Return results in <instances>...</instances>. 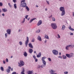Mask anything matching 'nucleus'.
<instances>
[{
	"label": "nucleus",
	"instance_id": "20",
	"mask_svg": "<svg viewBox=\"0 0 74 74\" xmlns=\"http://www.w3.org/2000/svg\"><path fill=\"white\" fill-rule=\"evenodd\" d=\"M66 56L68 58H70V54H66Z\"/></svg>",
	"mask_w": 74,
	"mask_h": 74
},
{
	"label": "nucleus",
	"instance_id": "17",
	"mask_svg": "<svg viewBox=\"0 0 74 74\" xmlns=\"http://www.w3.org/2000/svg\"><path fill=\"white\" fill-rule=\"evenodd\" d=\"M38 39L39 41H41V38L39 36H38Z\"/></svg>",
	"mask_w": 74,
	"mask_h": 74
},
{
	"label": "nucleus",
	"instance_id": "56",
	"mask_svg": "<svg viewBox=\"0 0 74 74\" xmlns=\"http://www.w3.org/2000/svg\"><path fill=\"white\" fill-rule=\"evenodd\" d=\"M73 16H74V12H73Z\"/></svg>",
	"mask_w": 74,
	"mask_h": 74
},
{
	"label": "nucleus",
	"instance_id": "21",
	"mask_svg": "<svg viewBox=\"0 0 74 74\" xmlns=\"http://www.w3.org/2000/svg\"><path fill=\"white\" fill-rule=\"evenodd\" d=\"M65 27H66L64 25H63L62 28V30H64Z\"/></svg>",
	"mask_w": 74,
	"mask_h": 74
},
{
	"label": "nucleus",
	"instance_id": "36",
	"mask_svg": "<svg viewBox=\"0 0 74 74\" xmlns=\"http://www.w3.org/2000/svg\"><path fill=\"white\" fill-rule=\"evenodd\" d=\"M13 1L14 3H15L16 2V0H13Z\"/></svg>",
	"mask_w": 74,
	"mask_h": 74
},
{
	"label": "nucleus",
	"instance_id": "32",
	"mask_svg": "<svg viewBox=\"0 0 74 74\" xmlns=\"http://www.w3.org/2000/svg\"><path fill=\"white\" fill-rule=\"evenodd\" d=\"M62 57L64 59H66V56H63Z\"/></svg>",
	"mask_w": 74,
	"mask_h": 74
},
{
	"label": "nucleus",
	"instance_id": "10",
	"mask_svg": "<svg viewBox=\"0 0 74 74\" xmlns=\"http://www.w3.org/2000/svg\"><path fill=\"white\" fill-rule=\"evenodd\" d=\"M28 45L29 47L31 48H33V45H32V44L30 43L28 44Z\"/></svg>",
	"mask_w": 74,
	"mask_h": 74
},
{
	"label": "nucleus",
	"instance_id": "57",
	"mask_svg": "<svg viewBox=\"0 0 74 74\" xmlns=\"http://www.w3.org/2000/svg\"><path fill=\"white\" fill-rule=\"evenodd\" d=\"M2 15L3 16H4V13L2 14Z\"/></svg>",
	"mask_w": 74,
	"mask_h": 74
},
{
	"label": "nucleus",
	"instance_id": "33",
	"mask_svg": "<svg viewBox=\"0 0 74 74\" xmlns=\"http://www.w3.org/2000/svg\"><path fill=\"white\" fill-rule=\"evenodd\" d=\"M19 43L20 44V45H22V42H19Z\"/></svg>",
	"mask_w": 74,
	"mask_h": 74
},
{
	"label": "nucleus",
	"instance_id": "52",
	"mask_svg": "<svg viewBox=\"0 0 74 74\" xmlns=\"http://www.w3.org/2000/svg\"><path fill=\"white\" fill-rule=\"evenodd\" d=\"M52 15H51V16H50L49 17V18H51V17H52Z\"/></svg>",
	"mask_w": 74,
	"mask_h": 74
},
{
	"label": "nucleus",
	"instance_id": "14",
	"mask_svg": "<svg viewBox=\"0 0 74 74\" xmlns=\"http://www.w3.org/2000/svg\"><path fill=\"white\" fill-rule=\"evenodd\" d=\"M69 29L72 31H74V29L73 28H71V26L69 27Z\"/></svg>",
	"mask_w": 74,
	"mask_h": 74
},
{
	"label": "nucleus",
	"instance_id": "27",
	"mask_svg": "<svg viewBox=\"0 0 74 74\" xmlns=\"http://www.w3.org/2000/svg\"><path fill=\"white\" fill-rule=\"evenodd\" d=\"M7 72H8V73H9L10 72V70L9 69H7Z\"/></svg>",
	"mask_w": 74,
	"mask_h": 74
},
{
	"label": "nucleus",
	"instance_id": "29",
	"mask_svg": "<svg viewBox=\"0 0 74 74\" xmlns=\"http://www.w3.org/2000/svg\"><path fill=\"white\" fill-rule=\"evenodd\" d=\"M35 19H36V18H33L31 19L29 22L30 23H31V22H32L33 21H34V20Z\"/></svg>",
	"mask_w": 74,
	"mask_h": 74
},
{
	"label": "nucleus",
	"instance_id": "28",
	"mask_svg": "<svg viewBox=\"0 0 74 74\" xmlns=\"http://www.w3.org/2000/svg\"><path fill=\"white\" fill-rule=\"evenodd\" d=\"M26 8L27 10V11H29V8L27 6H26Z\"/></svg>",
	"mask_w": 74,
	"mask_h": 74
},
{
	"label": "nucleus",
	"instance_id": "47",
	"mask_svg": "<svg viewBox=\"0 0 74 74\" xmlns=\"http://www.w3.org/2000/svg\"><path fill=\"white\" fill-rule=\"evenodd\" d=\"M35 62H37L38 61V60L36 58V59H35Z\"/></svg>",
	"mask_w": 74,
	"mask_h": 74
},
{
	"label": "nucleus",
	"instance_id": "63",
	"mask_svg": "<svg viewBox=\"0 0 74 74\" xmlns=\"http://www.w3.org/2000/svg\"><path fill=\"white\" fill-rule=\"evenodd\" d=\"M30 19V18H28V21H29Z\"/></svg>",
	"mask_w": 74,
	"mask_h": 74
},
{
	"label": "nucleus",
	"instance_id": "35",
	"mask_svg": "<svg viewBox=\"0 0 74 74\" xmlns=\"http://www.w3.org/2000/svg\"><path fill=\"white\" fill-rule=\"evenodd\" d=\"M5 36L6 38H7V33H6L5 34Z\"/></svg>",
	"mask_w": 74,
	"mask_h": 74
},
{
	"label": "nucleus",
	"instance_id": "7",
	"mask_svg": "<svg viewBox=\"0 0 74 74\" xmlns=\"http://www.w3.org/2000/svg\"><path fill=\"white\" fill-rule=\"evenodd\" d=\"M74 45L72 46L71 45H69L68 46H67L65 48V49H66V50H69V47H74Z\"/></svg>",
	"mask_w": 74,
	"mask_h": 74
},
{
	"label": "nucleus",
	"instance_id": "30",
	"mask_svg": "<svg viewBox=\"0 0 74 74\" xmlns=\"http://www.w3.org/2000/svg\"><path fill=\"white\" fill-rule=\"evenodd\" d=\"M3 6V3L0 2V7H2Z\"/></svg>",
	"mask_w": 74,
	"mask_h": 74
},
{
	"label": "nucleus",
	"instance_id": "18",
	"mask_svg": "<svg viewBox=\"0 0 74 74\" xmlns=\"http://www.w3.org/2000/svg\"><path fill=\"white\" fill-rule=\"evenodd\" d=\"M69 55L70 56V58H71L72 56H74V53H71L69 54Z\"/></svg>",
	"mask_w": 74,
	"mask_h": 74
},
{
	"label": "nucleus",
	"instance_id": "37",
	"mask_svg": "<svg viewBox=\"0 0 74 74\" xmlns=\"http://www.w3.org/2000/svg\"><path fill=\"white\" fill-rule=\"evenodd\" d=\"M52 19L53 21H55V18H54L52 17Z\"/></svg>",
	"mask_w": 74,
	"mask_h": 74
},
{
	"label": "nucleus",
	"instance_id": "59",
	"mask_svg": "<svg viewBox=\"0 0 74 74\" xmlns=\"http://www.w3.org/2000/svg\"><path fill=\"white\" fill-rule=\"evenodd\" d=\"M45 11H47V8H46L45 9Z\"/></svg>",
	"mask_w": 74,
	"mask_h": 74
},
{
	"label": "nucleus",
	"instance_id": "24",
	"mask_svg": "<svg viewBox=\"0 0 74 74\" xmlns=\"http://www.w3.org/2000/svg\"><path fill=\"white\" fill-rule=\"evenodd\" d=\"M45 38L47 39H49V37L47 35H45Z\"/></svg>",
	"mask_w": 74,
	"mask_h": 74
},
{
	"label": "nucleus",
	"instance_id": "4",
	"mask_svg": "<svg viewBox=\"0 0 74 74\" xmlns=\"http://www.w3.org/2000/svg\"><path fill=\"white\" fill-rule=\"evenodd\" d=\"M51 26L53 29H56L57 28V25L56 23H52L51 24Z\"/></svg>",
	"mask_w": 74,
	"mask_h": 74
},
{
	"label": "nucleus",
	"instance_id": "16",
	"mask_svg": "<svg viewBox=\"0 0 74 74\" xmlns=\"http://www.w3.org/2000/svg\"><path fill=\"white\" fill-rule=\"evenodd\" d=\"M2 10L3 12H7V9H2Z\"/></svg>",
	"mask_w": 74,
	"mask_h": 74
},
{
	"label": "nucleus",
	"instance_id": "19",
	"mask_svg": "<svg viewBox=\"0 0 74 74\" xmlns=\"http://www.w3.org/2000/svg\"><path fill=\"white\" fill-rule=\"evenodd\" d=\"M24 55L25 57L27 56V53L26 52H25L24 53Z\"/></svg>",
	"mask_w": 74,
	"mask_h": 74
},
{
	"label": "nucleus",
	"instance_id": "42",
	"mask_svg": "<svg viewBox=\"0 0 74 74\" xmlns=\"http://www.w3.org/2000/svg\"><path fill=\"white\" fill-rule=\"evenodd\" d=\"M64 73L65 74H68V72L66 71V72H64Z\"/></svg>",
	"mask_w": 74,
	"mask_h": 74
},
{
	"label": "nucleus",
	"instance_id": "46",
	"mask_svg": "<svg viewBox=\"0 0 74 74\" xmlns=\"http://www.w3.org/2000/svg\"><path fill=\"white\" fill-rule=\"evenodd\" d=\"M32 42H34V39H33L32 41Z\"/></svg>",
	"mask_w": 74,
	"mask_h": 74
},
{
	"label": "nucleus",
	"instance_id": "53",
	"mask_svg": "<svg viewBox=\"0 0 74 74\" xmlns=\"http://www.w3.org/2000/svg\"><path fill=\"white\" fill-rule=\"evenodd\" d=\"M58 58H61V59H62V56H59L58 57Z\"/></svg>",
	"mask_w": 74,
	"mask_h": 74
},
{
	"label": "nucleus",
	"instance_id": "50",
	"mask_svg": "<svg viewBox=\"0 0 74 74\" xmlns=\"http://www.w3.org/2000/svg\"><path fill=\"white\" fill-rule=\"evenodd\" d=\"M70 35H73V33H70Z\"/></svg>",
	"mask_w": 74,
	"mask_h": 74
},
{
	"label": "nucleus",
	"instance_id": "62",
	"mask_svg": "<svg viewBox=\"0 0 74 74\" xmlns=\"http://www.w3.org/2000/svg\"><path fill=\"white\" fill-rule=\"evenodd\" d=\"M34 53H36V51H34Z\"/></svg>",
	"mask_w": 74,
	"mask_h": 74
},
{
	"label": "nucleus",
	"instance_id": "49",
	"mask_svg": "<svg viewBox=\"0 0 74 74\" xmlns=\"http://www.w3.org/2000/svg\"><path fill=\"white\" fill-rule=\"evenodd\" d=\"M3 63L5 64V61H3Z\"/></svg>",
	"mask_w": 74,
	"mask_h": 74
},
{
	"label": "nucleus",
	"instance_id": "45",
	"mask_svg": "<svg viewBox=\"0 0 74 74\" xmlns=\"http://www.w3.org/2000/svg\"><path fill=\"white\" fill-rule=\"evenodd\" d=\"M12 74H16V72H13Z\"/></svg>",
	"mask_w": 74,
	"mask_h": 74
},
{
	"label": "nucleus",
	"instance_id": "1",
	"mask_svg": "<svg viewBox=\"0 0 74 74\" xmlns=\"http://www.w3.org/2000/svg\"><path fill=\"white\" fill-rule=\"evenodd\" d=\"M25 1H25V0H22L21 1V7H23V8H24L25 7H26V5H27L26 3L25 2Z\"/></svg>",
	"mask_w": 74,
	"mask_h": 74
},
{
	"label": "nucleus",
	"instance_id": "34",
	"mask_svg": "<svg viewBox=\"0 0 74 74\" xmlns=\"http://www.w3.org/2000/svg\"><path fill=\"white\" fill-rule=\"evenodd\" d=\"M37 33H40V30L38 29V30L36 31Z\"/></svg>",
	"mask_w": 74,
	"mask_h": 74
},
{
	"label": "nucleus",
	"instance_id": "43",
	"mask_svg": "<svg viewBox=\"0 0 74 74\" xmlns=\"http://www.w3.org/2000/svg\"><path fill=\"white\" fill-rule=\"evenodd\" d=\"M46 1V2H47V4H49V1Z\"/></svg>",
	"mask_w": 74,
	"mask_h": 74
},
{
	"label": "nucleus",
	"instance_id": "12",
	"mask_svg": "<svg viewBox=\"0 0 74 74\" xmlns=\"http://www.w3.org/2000/svg\"><path fill=\"white\" fill-rule=\"evenodd\" d=\"M29 52L30 53H32L33 52V49H29Z\"/></svg>",
	"mask_w": 74,
	"mask_h": 74
},
{
	"label": "nucleus",
	"instance_id": "58",
	"mask_svg": "<svg viewBox=\"0 0 74 74\" xmlns=\"http://www.w3.org/2000/svg\"><path fill=\"white\" fill-rule=\"evenodd\" d=\"M47 40H45V43H46V42H47Z\"/></svg>",
	"mask_w": 74,
	"mask_h": 74
},
{
	"label": "nucleus",
	"instance_id": "41",
	"mask_svg": "<svg viewBox=\"0 0 74 74\" xmlns=\"http://www.w3.org/2000/svg\"><path fill=\"white\" fill-rule=\"evenodd\" d=\"M57 36H58V38H60V35H59V34H58Z\"/></svg>",
	"mask_w": 74,
	"mask_h": 74
},
{
	"label": "nucleus",
	"instance_id": "13",
	"mask_svg": "<svg viewBox=\"0 0 74 74\" xmlns=\"http://www.w3.org/2000/svg\"><path fill=\"white\" fill-rule=\"evenodd\" d=\"M33 73V71H28V72H27V73L28 74H32Z\"/></svg>",
	"mask_w": 74,
	"mask_h": 74
},
{
	"label": "nucleus",
	"instance_id": "11",
	"mask_svg": "<svg viewBox=\"0 0 74 74\" xmlns=\"http://www.w3.org/2000/svg\"><path fill=\"white\" fill-rule=\"evenodd\" d=\"M50 74H57L56 73L54 74V73H55V71H54L52 70L51 71H50Z\"/></svg>",
	"mask_w": 74,
	"mask_h": 74
},
{
	"label": "nucleus",
	"instance_id": "64",
	"mask_svg": "<svg viewBox=\"0 0 74 74\" xmlns=\"http://www.w3.org/2000/svg\"><path fill=\"white\" fill-rule=\"evenodd\" d=\"M36 7H38V5H36Z\"/></svg>",
	"mask_w": 74,
	"mask_h": 74
},
{
	"label": "nucleus",
	"instance_id": "5",
	"mask_svg": "<svg viewBox=\"0 0 74 74\" xmlns=\"http://www.w3.org/2000/svg\"><path fill=\"white\" fill-rule=\"evenodd\" d=\"M29 41V37H27V40L25 41V44L26 45V47H27V45H28V43Z\"/></svg>",
	"mask_w": 74,
	"mask_h": 74
},
{
	"label": "nucleus",
	"instance_id": "44",
	"mask_svg": "<svg viewBox=\"0 0 74 74\" xmlns=\"http://www.w3.org/2000/svg\"><path fill=\"white\" fill-rule=\"evenodd\" d=\"M6 62H8V59L6 58Z\"/></svg>",
	"mask_w": 74,
	"mask_h": 74
},
{
	"label": "nucleus",
	"instance_id": "2",
	"mask_svg": "<svg viewBox=\"0 0 74 74\" xmlns=\"http://www.w3.org/2000/svg\"><path fill=\"white\" fill-rule=\"evenodd\" d=\"M60 11H62L61 13V16H63L65 14V10L64 8L63 7H61L60 8Z\"/></svg>",
	"mask_w": 74,
	"mask_h": 74
},
{
	"label": "nucleus",
	"instance_id": "38",
	"mask_svg": "<svg viewBox=\"0 0 74 74\" xmlns=\"http://www.w3.org/2000/svg\"><path fill=\"white\" fill-rule=\"evenodd\" d=\"M28 16H28V15H27L26 16H25V18L26 19H27Z\"/></svg>",
	"mask_w": 74,
	"mask_h": 74
},
{
	"label": "nucleus",
	"instance_id": "54",
	"mask_svg": "<svg viewBox=\"0 0 74 74\" xmlns=\"http://www.w3.org/2000/svg\"><path fill=\"white\" fill-rule=\"evenodd\" d=\"M11 71H13V68H12L11 69Z\"/></svg>",
	"mask_w": 74,
	"mask_h": 74
},
{
	"label": "nucleus",
	"instance_id": "39",
	"mask_svg": "<svg viewBox=\"0 0 74 74\" xmlns=\"http://www.w3.org/2000/svg\"><path fill=\"white\" fill-rule=\"evenodd\" d=\"M33 58H34V59H36V57L35 55H34Z\"/></svg>",
	"mask_w": 74,
	"mask_h": 74
},
{
	"label": "nucleus",
	"instance_id": "6",
	"mask_svg": "<svg viewBox=\"0 0 74 74\" xmlns=\"http://www.w3.org/2000/svg\"><path fill=\"white\" fill-rule=\"evenodd\" d=\"M54 55H56L58 54V51L56 50H53L52 51Z\"/></svg>",
	"mask_w": 74,
	"mask_h": 74
},
{
	"label": "nucleus",
	"instance_id": "25",
	"mask_svg": "<svg viewBox=\"0 0 74 74\" xmlns=\"http://www.w3.org/2000/svg\"><path fill=\"white\" fill-rule=\"evenodd\" d=\"M46 58L45 57H42V61H45L44 60H45V59H46Z\"/></svg>",
	"mask_w": 74,
	"mask_h": 74
},
{
	"label": "nucleus",
	"instance_id": "15",
	"mask_svg": "<svg viewBox=\"0 0 74 74\" xmlns=\"http://www.w3.org/2000/svg\"><path fill=\"white\" fill-rule=\"evenodd\" d=\"M41 56V53L40 52L38 53V55H37V58H40Z\"/></svg>",
	"mask_w": 74,
	"mask_h": 74
},
{
	"label": "nucleus",
	"instance_id": "31",
	"mask_svg": "<svg viewBox=\"0 0 74 74\" xmlns=\"http://www.w3.org/2000/svg\"><path fill=\"white\" fill-rule=\"evenodd\" d=\"M8 5H9V7H10V8L12 7V5H11V4H10V3H8Z\"/></svg>",
	"mask_w": 74,
	"mask_h": 74
},
{
	"label": "nucleus",
	"instance_id": "51",
	"mask_svg": "<svg viewBox=\"0 0 74 74\" xmlns=\"http://www.w3.org/2000/svg\"><path fill=\"white\" fill-rule=\"evenodd\" d=\"M25 18H24V19H23V22H25Z\"/></svg>",
	"mask_w": 74,
	"mask_h": 74
},
{
	"label": "nucleus",
	"instance_id": "61",
	"mask_svg": "<svg viewBox=\"0 0 74 74\" xmlns=\"http://www.w3.org/2000/svg\"><path fill=\"white\" fill-rule=\"evenodd\" d=\"M43 67H44V66H41V67H42V68Z\"/></svg>",
	"mask_w": 74,
	"mask_h": 74
},
{
	"label": "nucleus",
	"instance_id": "8",
	"mask_svg": "<svg viewBox=\"0 0 74 74\" xmlns=\"http://www.w3.org/2000/svg\"><path fill=\"white\" fill-rule=\"evenodd\" d=\"M11 30L10 29L7 30L6 32L8 34H11Z\"/></svg>",
	"mask_w": 74,
	"mask_h": 74
},
{
	"label": "nucleus",
	"instance_id": "23",
	"mask_svg": "<svg viewBox=\"0 0 74 74\" xmlns=\"http://www.w3.org/2000/svg\"><path fill=\"white\" fill-rule=\"evenodd\" d=\"M42 62L44 64L45 66L46 65V62L45 61H42Z\"/></svg>",
	"mask_w": 74,
	"mask_h": 74
},
{
	"label": "nucleus",
	"instance_id": "3",
	"mask_svg": "<svg viewBox=\"0 0 74 74\" xmlns=\"http://www.w3.org/2000/svg\"><path fill=\"white\" fill-rule=\"evenodd\" d=\"M20 63L19 62H18V63L19 64V66L20 67H21V66H23L25 64V63L23 62V61L20 60Z\"/></svg>",
	"mask_w": 74,
	"mask_h": 74
},
{
	"label": "nucleus",
	"instance_id": "55",
	"mask_svg": "<svg viewBox=\"0 0 74 74\" xmlns=\"http://www.w3.org/2000/svg\"><path fill=\"white\" fill-rule=\"evenodd\" d=\"M59 55H60V56L61 55V53L60 52L59 53Z\"/></svg>",
	"mask_w": 74,
	"mask_h": 74
},
{
	"label": "nucleus",
	"instance_id": "40",
	"mask_svg": "<svg viewBox=\"0 0 74 74\" xmlns=\"http://www.w3.org/2000/svg\"><path fill=\"white\" fill-rule=\"evenodd\" d=\"M48 60H49V61H50V62L51 61V59L50 58H48Z\"/></svg>",
	"mask_w": 74,
	"mask_h": 74
},
{
	"label": "nucleus",
	"instance_id": "22",
	"mask_svg": "<svg viewBox=\"0 0 74 74\" xmlns=\"http://www.w3.org/2000/svg\"><path fill=\"white\" fill-rule=\"evenodd\" d=\"M14 7L15 9H16L17 7H16V3H14Z\"/></svg>",
	"mask_w": 74,
	"mask_h": 74
},
{
	"label": "nucleus",
	"instance_id": "48",
	"mask_svg": "<svg viewBox=\"0 0 74 74\" xmlns=\"http://www.w3.org/2000/svg\"><path fill=\"white\" fill-rule=\"evenodd\" d=\"M8 68H9V70L11 69V66H8Z\"/></svg>",
	"mask_w": 74,
	"mask_h": 74
},
{
	"label": "nucleus",
	"instance_id": "9",
	"mask_svg": "<svg viewBox=\"0 0 74 74\" xmlns=\"http://www.w3.org/2000/svg\"><path fill=\"white\" fill-rule=\"evenodd\" d=\"M41 23H42V21H41V20H40L38 24H37V25L38 26H40V25L41 24Z\"/></svg>",
	"mask_w": 74,
	"mask_h": 74
},
{
	"label": "nucleus",
	"instance_id": "60",
	"mask_svg": "<svg viewBox=\"0 0 74 74\" xmlns=\"http://www.w3.org/2000/svg\"><path fill=\"white\" fill-rule=\"evenodd\" d=\"M13 57L12 56H11V57H10V58H12V57Z\"/></svg>",
	"mask_w": 74,
	"mask_h": 74
},
{
	"label": "nucleus",
	"instance_id": "26",
	"mask_svg": "<svg viewBox=\"0 0 74 74\" xmlns=\"http://www.w3.org/2000/svg\"><path fill=\"white\" fill-rule=\"evenodd\" d=\"M1 71H4V68H3V67L1 66Z\"/></svg>",
	"mask_w": 74,
	"mask_h": 74
}]
</instances>
